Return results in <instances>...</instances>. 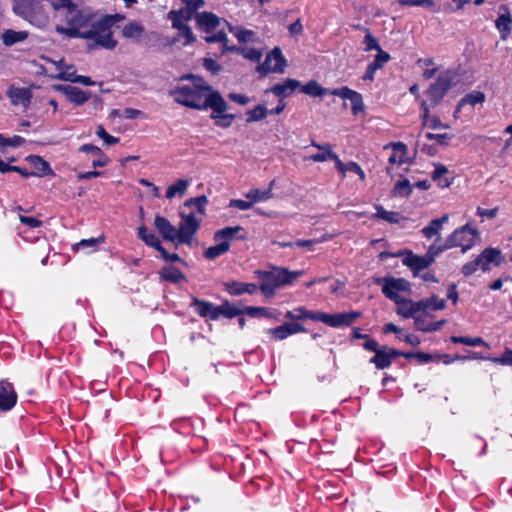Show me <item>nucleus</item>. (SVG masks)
Segmentation results:
<instances>
[{
  "mask_svg": "<svg viewBox=\"0 0 512 512\" xmlns=\"http://www.w3.org/2000/svg\"><path fill=\"white\" fill-rule=\"evenodd\" d=\"M477 259L480 263V268L483 271H489L490 265L499 266L504 257L498 248L488 247L485 248L478 256Z\"/></svg>",
  "mask_w": 512,
  "mask_h": 512,
  "instance_id": "obj_13",
  "label": "nucleus"
},
{
  "mask_svg": "<svg viewBox=\"0 0 512 512\" xmlns=\"http://www.w3.org/2000/svg\"><path fill=\"white\" fill-rule=\"evenodd\" d=\"M412 191L413 186L410 184L408 179L404 178L395 183L391 190V195L394 197L406 198L412 194Z\"/></svg>",
  "mask_w": 512,
  "mask_h": 512,
  "instance_id": "obj_34",
  "label": "nucleus"
},
{
  "mask_svg": "<svg viewBox=\"0 0 512 512\" xmlns=\"http://www.w3.org/2000/svg\"><path fill=\"white\" fill-rule=\"evenodd\" d=\"M448 246H447V243L445 242L444 244L442 245H438L437 243H434L432 245L429 246L428 248V251L426 253V255L428 256V258H431V262L434 263L435 262V259L436 257L444 252L445 250H448Z\"/></svg>",
  "mask_w": 512,
  "mask_h": 512,
  "instance_id": "obj_59",
  "label": "nucleus"
},
{
  "mask_svg": "<svg viewBox=\"0 0 512 512\" xmlns=\"http://www.w3.org/2000/svg\"><path fill=\"white\" fill-rule=\"evenodd\" d=\"M25 143V139L21 136L15 135L13 137H5L0 133V148L4 149L5 147H20Z\"/></svg>",
  "mask_w": 512,
  "mask_h": 512,
  "instance_id": "obj_55",
  "label": "nucleus"
},
{
  "mask_svg": "<svg viewBox=\"0 0 512 512\" xmlns=\"http://www.w3.org/2000/svg\"><path fill=\"white\" fill-rule=\"evenodd\" d=\"M183 4H185L186 8L184 9V13H186V20H189L194 12L204 6V0H181Z\"/></svg>",
  "mask_w": 512,
  "mask_h": 512,
  "instance_id": "obj_58",
  "label": "nucleus"
},
{
  "mask_svg": "<svg viewBox=\"0 0 512 512\" xmlns=\"http://www.w3.org/2000/svg\"><path fill=\"white\" fill-rule=\"evenodd\" d=\"M484 101L485 95L483 92L473 91L471 93H468L458 102L456 107V113H458L461 110V108L466 104H469L472 107H474L476 104L482 103Z\"/></svg>",
  "mask_w": 512,
  "mask_h": 512,
  "instance_id": "obj_36",
  "label": "nucleus"
},
{
  "mask_svg": "<svg viewBox=\"0 0 512 512\" xmlns=\"http://www.w3.org/2000/svg\"><path fill=\"white\" fill-rule=\"evenodd\" d=\"M256 71L261 74V76H266L269 73L273 72V65H272V59L269 55V53L266 55V58L263 63H260L256 67Z\"/></svg>",
  "mask_w": 512,
  "mask_h": 512,
  "instance_id": "obj_62",
  "label": "nucleus"
},
{
  "mask_svg": "<svg viewBox=\"0 0 512 512\" xmlns=\"http://www.w3.org/2000/svg\"><path fill=\"white\" fill-rule=\"evenodd\" d=\"M448 173V169L446 166L442 164H435V170L432 173V179L434 181H438V186L441 188H446L451 185V181L447 178H443L445 174Z\"/></svg>",
  "mask_w": 512,
  "mask_h": 512,
  "instance_id": "obj_45",
  "label": "nucleus"
},
{
  "mask_svg": "<svg viewBox=\"0 0 512 512\" xmlns=\"http://www.w3.org/2000/svg\"><path fill=\"white\" fill-rule=\"evenodd\" d=\"M243 230L244 229L241 226L225 227L215 232L214 240L227 241L229 244L234 238H237L239 240H245V235H238V233Z\"/></svg>",
  "mask_w": 512,
  "mask_h": 512,
  "instance_id": "obj_25",
  "label": "nucleus"
},
{
  "mask_svg": "<svg viewBox=\"0 0 512 512\" xmlns=\"http://www.w3.org/2000/svg\"><path fill=\"white\" fill-rule=\"evenodd\" d=\"M360 316L361 312L359 311L344 312L339 314L320 312L318 319L326 325L336 328L342 326H350Z\"/></svg>",
  "mask_w": 512,
  "mask_h": 512,
  "instance_id": "obj_10",
  "label": "nucleus"
},
{
  "mask_svg": "<svg viewBox=\"0 0 512 512\" xmlns=\"http://www.w3.org/2000/svg\"><path fill=\"white\" fill-rule=\"evenodd\" d=\"M190 307L195 308V312L203 318L217 320V306L213 303L192 297Z\"/></svg>",
  "mask_w": 512,
  "mask_h": 512,
  "instance_id": "obj_17",
  "label": "nucleus"
},
{
  "mask_svg": "<svg viewBox=\"0 0 512 512\" xmlns=\"http://www.w3.org/2000/svg\"><path fill=\"white\" fill-rule=\"evenodd\" d=\"M105 238L104 236H99L96 238H90V239H82L80 242L74 245L75 250L80 249H86L91 248L92 250H95L99 244H102L104 242Z\"/></svg>",
  "mask_w": 512,
  "mask_h": 512,
  "instance_id": "obj_54",
  "label": "nucleus"
},
{
  "mask_svg": "<svg viewBox=\"0 0 512 512\" xmlns=\"http://www.w3.org/2000/svg\"><path fill=\"white\" fill-rule=\"evenodd\" d=\"M7 96L10 98L12 105H22L24 108H27L31 103L32 92L29 88L11 86L7 90Z\"/></svg>",
  "mask_w": 512,
  "mask_h": 512,
  "instance_id": "obj_16",
  "label": "nucleus"
},
{
  "mask_svg": "<svg viewBox=\"0 0 512 512\" xmlns=\"http://www.w3.org/2000/svg\"><path fill=\"white\" fill-rule=\"evenodd\" d=\"M96 135L104 140L107 145H114L119 142V138L114 137L106 132V130L102 126H98L96 130Z\"/></svg>",
  "mask_w": 512,
  "mask_h": 512,
  "instance_id": "obj_63",
  "label": "nucleus"
},
{
  "mask_svg": "<svg viewBox=\"0 0 512 512\" xmlns=\"http://www.w3.org/2000/svg\"><path fill=\"white\" fill-rule=\"evenodd\" d=\"M421 302L425 303V307L423 309V312H426L427 310H443L446 307V302L444 299H439L437 296L433 295L430 298L423 299Z\"/></svg>",
  "mask_w": 512,
  "mask_h": 512,
  "instance_id": "obj_51",
  "label": "nucleus"
},
{
  "mask_svg": "<svg viewBox=\"0 0 512 512\" xmlns=\"http://www.w3.org/2000/svg\"><path fill=\"white\" fill-rule=\"evenodd\" d=\"M405 302H409V299L400 297V300L398 302H395L398 305L397 313L403 316L404 318H414L415 316H413L412 309L410 308L409 305H406Z\"/></svg>",
  "mask_w": 512,
  "mask_h": 512,
  "instance_id": "obj_60",
  "label": "nucleus"
},
{
  "mask_svg": "<svg viewBox=\"0 0 512 512\" xmlns=\"http://www.w3.org/2000/svg\"><path fill=\"white\" fill-rule=\"evenodd\" d=\"M356 28L362 29L366 32V35L364 37V44L366 45L365 50L371 51V50H380L381 47L378 44L377 39L369 32V30L361 25H357Z\"/></svg>",
  "mask_w": 512,
  "mask_h": 512,
  "instance_id": "obj_56",
  "label": "nucleus"
},
{
  "mask_svg": "<svg viewBox=\"0 0 512 512\" xmlns=\"http://www.w3.org/2000/svg\"><path fill=\"white\" fill-rule=\"evenodd\" d=\"M393 148V153L389 157L388 161L390 164H403L405 160V156L407 154V146L402 142L391 143Z\"/></svg>",
  "mask_w": 512,
  "mask_h": 512,
  "instance_id": "obj_37",
  "label": "nucleus"
},
{
  "mask_svg": "<svg viewBox=\"0 0 512 512\" xmlns=\"http://www.w3.org/2000/svg\"><path fill=\"white\" fill-rule=\"evenodd\" d=\"M300 87L302 93L313 97H323L328 93V90L322 87L316 80H310Z\"/></svg>",
  "mask_w": 512,
  "mask_h": 512,
  "instance_id": "obj_35",
  "label": "nucleus"
},
{
  "mask_svg": "<svg viewBox=\"0 0 512 512\" xmlns=\"http://www.w3.org/2000/svg\"><path fill=\"white\" fill-rule=\"evenodd\" d=\"M219 243L214 246H210L204 252V257L209 260H214L217 257L225 254L229 251V243L227 241H218Z\"/></svg>",
  "mask_w": 512,
  "mask_h": 512,
  "instance_id": "obj_42",
  "label": "nucleus"
},
{
  "mask_svg": "<svg viewBox=\"0 0 512 512\" xmlns=\"http://www.w3.org/2000/svg\"><path fill=\"white\" fill-rule=\"evenodd\" d=\"M196 23L205 33H211L220 24V18L212 12H200L195 16Z\"/></svg>",
  "mask_w": 512,
  "mask_h": 512,
  "instance_id": "obj_21",
  "label": "nucleus"
},
{
  "mask_svg": "<svg viewBox=\"0 0 512 512\" xmlns=\"http://www.w3.org/2000/svg\"><path fill=\"white\" fill-rule=\"evenodd\" d=\"M369 362L374 364L378 369L389 368L392 364L386 352V348L383 346L379 351H376L375 355L370 358Z\"/></svg>",
  "mask_w": 512,
  "mask_h": 512,
  "instance_id": "obj_43",
  "label": "nucleus"
},
{
  "mask_svg": "<svg viewBox=\"0 0 512 512\" xmlns=\"http://www.w3.org/2000/svg\"><path fill=\"white\" fill-rule=\"evenodd\" d=\"M171 94L174 96V101L185 107L204 111L209 109L210 106L216 105L214 101L220 94L219 91H211V93H204L199 88H193L190 85H183L176 87Z\"/></svg>",
  "mask_w": 512,
  "mask_h": 512,
  "instance_id": "obj_3",
  "label": "nucleus"
},
{
  "mask_svg": "<svg viewBox=\"0 0 512 512\" xmlns=\"http://www.w3.org/2000/svg\"><path fill=\"white\" fill-rule=\"evenodd\" d=\"M137 234L139 239H141L147 246H150L157 251L163 247L159 238L154 233L149 232L145 225L138 227Z\"/></svg>",
  "mask_w": 512,
  "mask_h": 512,
  "instance_id": "obj_30",
  "label": "nucleus"
},
{
  "mask_svg": "<svg viewBox=\"0 0 512 512\" xmlns=\"http://www.w3.org/2000/svg\"><path fill=\"white\" fill-rule=\"evenodd\" d=\"M13 12L38 28H43L49 23V15L43 0H14Z\"/></svg>",
  "mask_w": 512,
  "mask_h": 512,
  "instance_id": "obj_4",
  "label": "nucleus"
},
{
  "mask_svg": "<svg viewBox=\"0 0 512 512\" xmlns=\"http://www.w3.org/2000/svg\"><path fill=\"white\" fill-rule=\"evenodd\" d=\"M244 314H245L244 309L243 310L239 309V308L231 305L228 301H226L225 303H223L220 306H217V319L220 316H224L228 319H232L236 316H242Z\"/></svg>",
  "mask_w": 512,
  "mask_h": 512,
  "instance_id": "obj_40",
  "label": "nucleus"
},
{
  "mask_svg": "<svg viewBox=\"0 0 512 512\" xmlns=\"http://www.w3.org/2000/svg\"><path fill=\"white\" fill-rule=\"evenodd\" d=\"M208 203V199L205 195L187 199L184 203L185 207H194L200 214H205V206Z\"/></svg>",
  "mask_w": 512,
  "mask_h": 512,
  "instance_id": "obj_50",
  "label": "nucleus"
},
{
  "mask_svg": "<svg viewBox=\"0 0 512 512\" xmlns=\"http://www.w3.org/2000/svg\"><path fill=\"white\" fill-rule=\"evenodd\" d=\"M181 218L182 220L179 224V228L177 229L178 243L190 244L193 236L200 227L201 219H198L194 212H191L188 215L181 213Z\"/></svg>",
  "mask_w": 512,
  "mask_h": 512,
  "instance_id": "obj_7",
  "label": "nucleus"
},
{
  "mask_svg": "<svg viewBox=\"0 0 512 512\" xmlns=\"http://www.w3.org/2000/svg\"><path fill=\"white\" fill-rule=\"evenodd\" d=\"M375 284L382 286V293L388 299L398 302L400 297L398 292H408L411 290V284L404 278H395L392 276L378 277Z\"/></svg>",
  "mask_w": 512,
  "mask_h": 512,
  "instance_id": "obj_5",
  "label": "nucleus"
},
{
  "mask_svg": "<svg viewBox=\"0 0 512 512\" xmlns=\"http://www.w3.org/2000/svg\"><path fill=\"white\" fill-rule=\"evenodd\" d=\"M17 402V394L13 385L6 381H0V410L8 411L12 409Z\"/></svg>",
  "mask_w": 512,
  "mask_h": 512,
  "instance_id": "obj_15",
  "label": "nucleus"
},
{
  "mask_svg": "<svg viewBox=\"0 0 512 512\" xmlns=\"http://www.w3.org/2000/svg\"><path fill=\"white\" fill-rule=\"evenodd\" d=\"M269 55L272 59V62H275L273 65V73H283L285 71V67L287 66V61L283 56L281 49L279 47H274L269 52Z\"/></svg>",
  "mask_w": 512,
  "mask_h": 512,
  "instance_id": "obj_39",
  "label": "nucleus"
},
{
  "mask_svg": "<svg viewBox=\"0 0 512 512\" xmlns=\"http://www.w3.org/2000/svg\"><path fill=\"white\" fill-rule=\"evenodd\" d=\"M214 101L216 102V105L209 107V109L212 110L210 118L215 121L216 126L224 129L229 128L236 116L234 114L226 113L228 104L221 94H219Z\"/></svg>",
  "mask_w": 512,
  "mask_h": 512,
  "instance_id": "obj_9",
  "label": "nucleus"
},
{
  "mask_svg": "<svg viewBox=\"0 0 512 512\" xmlns=\"http://www.w3.org/2000/svg\"><path fill=\"white\" fill-rule=\"evenodd\" d=\"M477 234L478 233L475 229L471 228L468 224H466L456 229L447 237V246L449 249L460 246L462 247L461 252L465 253L473 246L474 239Z\"/></svg>",
  "mask_w": 512,
  "mask_h": 512,
  "instance_id": "obj_6",
  "label": "nucleus"
},
{
  "mask_svg": "<svg viewBox=\"0 0 512 512\" xmlns=\"http://www.w3.org/2000/svg\"><path fill=\"white\" fill-rule=\"evenodd\" d=\"M267 114H268V110H267L266 106L259 104L254 109L249 110L247 112L248 118L246 119V121L248 123L254 122V121H260V120L264 119L267 116Z\"/></svg>",
  "mask_w": 512,
  "mask_h": 512,
  "instance_id": "obj_53",
  "label": "nucleus"
},
{
  "mask_svg": "<svg viewBox=\"0 0 512 512\" xmlns=\"http://www.w3.org/2000/svg\"><path fill=\"white\" fill-rule=\"evenodd\" d=\"M51 5L55 10L66 9L65 19L67 26H70V20L83 10L79 9L71 0H53Z\"/></svg>",
  "mask_w": 512,
  "mask_h": 512,
  "instance_id": "obj_26",
  "label": "nucleus"
},
{
  "mask_svg": "<svg viewBox=\"0 0 512 512\" xmlns=\"http://www.w3.org/2000/svg\"><path fill=\"white\" fill-rule=\"evenodd\" d=\"M300 86V81L296 79L287 78L282 83H277L270 89H267L265 93L271 92L277 97H287L291 95Z\"/></svg>",
  "mask_w": 512,
  "mask_h": 512,
  "instance_id": "obj_20",
  "label": "nucleus"
},
{
  "mask_svg": "<svg viewBox=\"0 0 512 512\" xmlns=\"http://www.w3.org/2000/svg\"><path fill=\"white\" fill-rule=\"evenodd\" d=\"M159 278L174 284L186 281V276L183 272L174 266H164L159 271Z\"/></svg>",
  "mask_w": 512,
  "mask_h": 512,
  "instance_id": "obj_27",
  "label": "nucleus"
},
{
  "mask_svg": "<svg viewBox=\"0 0 512 512\" xmlns=\"http://www.w3.org/2000/svg\"><path fill=\"white\" fill-rule=\"evenodd\" d=\"M472 358L484 359V360H489L493 363L506 365V366H512V349L506 348L505 351L503 352V354L499 357H484V356L478 355V353H476V352H473Z\"/></svg>",
  "mask_w": 512,
  "mask_h": 512,
  "instance_id": "obj_41",
  "label": "nucleus"
},
{
  "mask_svg": "<svg viewBox=\"0 0 512 512\" xmlns=\"http://www.w3.org/2000/svg\"><path fill=\"white\" fill-rule=\"evenodd\" d=\"M348 100L351 102V110L353 115L356 116L364 110L363 97L359 92L354 91Z\"/></svg>",
  "mask_w": 512,
  "mask_h": 512,
  "instance_id": "obj_57",
  "label": "nucleus"
},
{
  "mask_svg": "<svg viewBox=\"0 0 512 512\" xmlns=\"http://www.w3.org/2000/svg\"><path fill=\"white\" fill-rule=\"evenodd\" d=\"M415 327L422 332H435L440 330L446 323L445 320L428 322L424 316L414 317Z\"/></svg>",
  "mask_w": 512,
  "mask_h": 512,
  "instance_id": "obj_31",
  "label": "nucleus"
},
{
  "mask_svg": "<svg viewBox=\"0 0 512 512\" xmlns=\"http://www.w3.org/2000/svg\"><path fill=\"white\" fill-rule=\"evenodd\" d=\"M319 314H320V311L313 312V311H309V310L305 309L304 307H298V308L294 309L293 311H287L285 313L284 317L286 319H289L292 322L298 321V320H305V319L319 321V319H318Z\"/></svg>",
  "mask_w": 512,
  "mask_h": 512,
  "instance_id": "obj_28",
  "label": "nucleus"
},
{
  "mask_svg": "<svg viewBox=\"0 0 512 512\" xmlns=\"http://www.w3.org/2000/svg\"><path fill=\"white\" fill-rule=\"evenodd\" d=\"M244 312L246 315L250 317H265V318H274V310L265 308V307H254L248 306L244 308Z\"/></svg>",
  "mask_w": 512,
  "mask_h": 512,
  "instance_id": "obj_48",
  "label": "nucleus"
},
{
  "mask_svg": "<svg viewBox=\"0 0 512 512\" xmlns=\"http://www.w3.org/2000/svg\"><path fill=\"white\" fill-rule=\"evenodd\" d=\"M145 34L144 26L137 21H130L125 24L121 30V35L125 39H131L139 42L140 38Z\"/></svg>",
  "mask_w": 512,
  "mask_h": 512,
  "instance_id": "obj_24",
  "label": "nucleus"
},
{
  "mask_svg": "<svg viewBox=\"0 0 512 512\" xmlns=\"http://www.w3.org/2000/svg\"><path fill=\"white\" fill-rule=\"evenodd\" d=\"M121 13L103 14L83 9L70 20V26H57L56 31L68 38H80L90 41L89 50L103 48L113 50L118 41L114 38L112 27L125 20Z\"/></svg>",
  "mask_w": 512,
  "mask_h": 512,
  "instance_id": "obj_1",
  "label": "nucleus"
},
{
  "mask_svg": "<svg viewBox=\"0 0 512 512\" xmlns=\"http://www.w3.org/2000/svg\"><path fill=\"white\" fill-rule=\"evenodd\" d=\"M300 332H306V328L296 322H286L280 326L267 330V333L272 335L276 340H284L287 337Z\"/></svg>",
  "mask_w": 512,
  "mask_h": 512,
  "instance_id": "obj_14",
  "label": "nucleus"
},
{
  "mask_svg": "<svg viewBox=\"0 0 512 512\" xmlns=\"http://www.w3.org/2000/svg\"><path fill=\"white\" fill-rule=\"evenodd\" d=\"M495 25L502 34L503 39L512 31V17L507 5H500L499 15L495 21Z\"/></svg>",
  "mask_w": 512,
  "mask_h": 512,
  "instance_id": "obj_18",
  "label": "nucleus"
},
{
  "mask_svg": "<svg viewBox=\"0 0 512 512\" xmlns=\"http://www.w3.org/2000/svg\"><path fill=\"white\" fill-rule=\"evenodd\" d=\"M203 66L207 71L211 72L213 75H217L222 70L221 65L212 58H204Z\"/></svg>",
  "mask_w": 512,
  "mask_h": 512,
  "instance_id": "obj_64",
  "label": "nucleus"
},
{
  "mask_svg": "<svg viewBox=\"0 0 512 512\" xmlns=\"http://www.w3.org/2000/svg\"><path fill=\"white\" fill-rule=\"evenodd\" d=\"M56 90L62 92L68 101L76 106L83 105L87 100L91 98L92 95L90 91H84L71 85H58L56 86Z\"/></svg>",
  "mask_w": 512,
  "mask_h": 512,
  "instance_id": "obj_12",
  "label": "nucleus"
},
{
  "mask_svg": "<svg viewBox=\"0 0 512 512\" xmlns=\"http://www.w3.org/2000/svg\"><path fill=\"white\" fill-rule=\"evenodd\" d=\"M450 340L452 343H455V344H464V345L473 346V347H476V346H487L488 347V344L481 337L471 338V337H467V336H452L450 338Z\"/></svg>",
  "mask_w": 512,
  "mask_h": 512,
  "instance_id": "obj_47",
  "label": "nucleus"
},
{
  "mask_svg": "<svg viewBox=\"0 0 512 512\" xmlns=\"http://www.w3.org/2000/svg\"><path fill=\"white\" fill-rule=\"evenodd\" d=\"M376 213L371 217L372 219H382L390 224H397L403 217L398 212L387 211L381 205H375Z\"/></svg>",
  "mask_w": 512,
  "mask_h": 512,
  "instance_id": "obj_32",
  "label": "nucleus"
},
{
  "mask_svg": "<svg viewBox=\"0 0 512 512\" xmlns=\"http://www.w3.org/2000/svg\"><path fill=\"white\" fill-rule=\"evenodd\" d=\"M274 184V181L270 183V187L267 190H260V189H251L247 194L246 197L251 200L252 204L261 201L269 200L273 197L272 193V186Z\"/></svg>",
  "mask_w": 512,
  "mask_h": 512,
  "instance_id": "obj_38",
  "label": "nucleus"
},
{
  "mask_svg": "<svg viewBox=\"0 0 512 512\" xmlns=\"http://www.w3.org/2000/svg\"><path fill=\"white\" fill-rule=\"evenodd\" d=\"M452 76L449 73H443L438 76L435 82H433L427 89L426 94L430 99L431 106L436 107L448 90L452 86Z\"/></svg>",
  "mask_w": 512,
  "mask_h": 512,
  "instance_id": "obj_8",
  "label": "nucleus"
},
{
  "mask_svg": "<svg viewBox=\"0 0 512 512\" xmlns=\"http://www.w3.org/2000/svg\"><path fill=\"white\" fill-rule=\"evenodd\" d=\"M225 290L232 296H239L243 293L254 294L259 287L254 283L231 281L224 284Z\"/></svg>",
  "mask_w": 512,
  "mask_h": 512,
  "instance_id": "obj_22",
  "label": "nucleus"
},
{
  "mask_svg": "<svg viewBox=\"0 0 512 512\" xmlns=\"http://www.w3.org/2000/svg\"><path fill=\"white\" fill-rule=\"evenodd\" d=\"M255 274L262 281L259 286L260 291L264 296L271 297L278 288L293 283L302 272L273 266L270 270H256Z\"/></svg>",
  "mask_w": 512,
  "mask_h": 512,
  "instance_id": "obj_2",
  "label": "nucleus"
},
{
  "mask_svg": "<svg viewBox=\"0 0 512 512\" xmlns=\"http://www.w3.org/2000/svg\"><path fill=\"white\" fill-rule=\"evenodd\" d=\"M154 226L165 240L178 241L177 229L170 223L167 218L159 215L155 216Z\"/></svg>",
  "mask_w": 512,
  "mask_h": 512,
  "instance_id": "obj_19",
  "label": "nucleus"
},
{
  "mask_svg": "<svg viewBox=\"0 0 512 512\" xmlns=\"http://www.w3.org/2000/svg\"><path fill=\"white\" fill-rule=\"evenodd\" d=\"M448 218V215L445 214L441 218L433 219L428 226L422 229L423 235L428 239L438 235L442 225L448 221Z\"/></svg>",
  "mask_w": 512,
  "mask_h": 512,
  "instance_id": "obj_33",
  "label": "nucleus"
},
{
  "mask_svg": "<svg viewBox=\"0 0 512 512\" xmlns=\"http://www.w3.org/2000/svg\"><path fill=\"white\" fill-rule=\"evenodd\" d=\"M188 185H189L188 180H185V179L177 180L174 184H172L168 187L167 192H166V197L168 199H172L176 195L182 196L185 193Z\"/></svg>",
  "mask_w": 512,
  "mask_h": 512,
  "instance_id": "obj_46",
  "label": "nucleus"
},
{
  "mask_svg": "<svg viewBox=\"0 0 512 512\" xmlns=\"http://www.w3.org/2000/svg\"><path fill=\"white\" fill-rule=\"evenodd\" d=\"M183 14L184 9L171 10L168 13V19L171 20L172 27L178 29L179 31L183 28V26H187V24L183 22V19L186 20V16H184Z\"/></svg>",
  "mask_w": 512,
  "mask_h": 512,
  "instance_id": "obj_52",
  "label": "nucleus"
},
{
  "mask_svg": "<svg viewBox=\"0 0 512 512\" xmlns=\"http://www.w3.org/2000/svg\"><path fill=\"white\" fill-rule=\"evenodd\" d=\"M26 160L29 161V163L35 169V171H32L34 176L42 177L54 174L53 170L50 167V164L41 156L30 155L26 158Z\"/></svg>",
  "mask_w": 512,
  "mask_h": 512,
  "instance_id": "obj_23",
  "label": "nucleus"
},
{
  "mask_svg": "<svg viewBox=\"0 0 512 512\" xmlns=\"http://www.w3.org/2000/svg\"><path fill=\"white\" fill-rule=\"evenodd\" d=\"M205 41L207 43H216V42L222 43L223 44V52L236 50L235 46H231V47L227 46L228 37L224 31H218L217 33L206 36Z\"/></svg>",
  "mask_w": 512,
  "mask_h": 512,
  "instance_id": "obj_49",
  "label": "nucleus"
},
{
  "mask_svg": "<svg viewBox=\"0 0 512 512\" xmlns=\"http://www.w3.org/2000/svg\"><path fill=\"white\" fill-rule=\"evenodd\" d=\"M402 255L403 265L411 269L414 277L419 276L420 271L428 268L432 264L431 258H428L426 254L419 256L414 254L412 251H406L402 253Z\"/></svg>",
  "mask_w": 512,
  "mask_h": 512,
  "instance_id": "obj_11",
  "label": "nucleus"
},
{
  "mask_svg": "<svg viewBox=\"0 0 512 512\" xmlns=\"http://www.w3.org/2000/svg\"><path fill=\"white\" fill-rule=\"evenodd\" d=\"M29 36L27 31H16L13 29H6L1 34V40L7 47L13 46L16 43L26 40Z\"/></svg>",
  "mask_w": 512,
  "mask_h": 512,
  "instance_id": "obj_29",
  "label": "nucleus"
},
{
  "mask_svg": "<svg viewBox=\"0 0 512 512\" xmlns=\"http://www.w3.org/2000/svg\"><path fill=\"white\" fill-rule=\"evenodd\" d=\"M377 52L378 53L375 56V59L371 62V64L377 69H380L384 66L385 63H387L391 59V57L388 52L383 51L382 49L378 50Z\"/></svg>",
  "mask_w": 512,
  "mask_h": 512,
  "instance_id": "obj_61",
  "label": "nucleus"
},
{
  "mask_svg": "<svg viewBox=\"0 0 512 512\" xmlns=\"http://www.w3.org/2000/svg\"><path fill=\"white\" fill-rule=\"evenodd\" d=\"M312 145L317 147L318 149L320 150H323L322 152H319V153H316V154H313L310 156V159L314 162H324L326 160H330L332 155H333V151H332V146L328 143L324 144V145H319L315 142H312Z\"/></svg>",
  "mask_w": 512,
  "mask_h": 512,
  "instance_id": "obj_44",
  "label": "nucleus"
}]
</instances>
